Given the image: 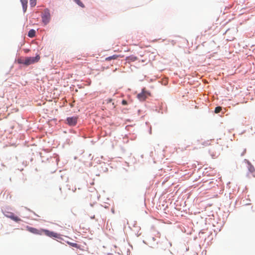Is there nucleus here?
Returning a JSON list of instances; mask_svg holds the SVG:
<instances>
[{"label":"nucleus","instance_id":"nucleus-1","mask_svg":"<svg viewBox=\"0 0 255 255\" xmlns=\"http://www.w3.org/2000/svg\"><path fill=\"white\" fill-rule=\"evenodd\" d=\"M39 59L40 57L39 55H37L35 57H26L24 60L22 61L19 60L18 63L28 66L37 62Z\"/></svg>","mask_w":255,"mask_h":255},{"label":"nucleus","instance_id":"nucleus-2","mask_svg":"<svg viewBox=\"0 0 255 255\" xmlns=\"http://www.w3.org/2000/svg\"><path fill=\"white\" fill-rule=\"evenodd\" d=\"M9 209V208L7 207L2 209L1 210L3 215L5 217L10 218L16 222L20 221L21 220L20 219L16 216H15L13 213L8 211Z\"/></svg>","mask_w":255,"mask_h":255},{"label":"nucleus","instance_id":"nucleus-3","mask_svg":"<svg viewBox=\"0 0 255 255\" xmlns=\"http://www.w3.org/2000/svg\"><path fill=\"white\" fill-rule=\"evenodd\" d=\"M42 22L44 25H46L50 21L51 15L48 8H45L43 13L41 14Z\"/></svg>","mask_w":255,"mask_h":255},{"label":"nucleus","instance_id":"nucleus-4","mask_svg":"<svg viewBox=\"0 0 255 255\" xmlns=\"http://www.w3.org/2000/svg\"><path fill=\"white\" fill-rule=\"evenodd\" d=\"M150 95V93L144 89H142V92L137 95V98L140 101H144L145 99Z\"/></svg>","mask_w":255,"mask_h":255},{"label":"nucleus","instance_id":"nucleus-5","mask_svg":"<svg viewBox=\"0 0 255 255\" xmlns=\"http://www.w3.org/2000/svg\"><path fill=\"white\" fill-rule=\"evenodd\" d=\"M77 117L73 116L67 117L66 119V124L70 127H74L76 126L77 124Z\"/></svg>","mask_w":255,"mask_h":255},{"label":"nucleus","instance_id":"nucleus-6","mask_svg":"<svg viewBox=\"0 0 255 255\" xmlns=\"http://www.w3.org/2000/svg\"><path fill=\"white\" fill-rule=\"evenodd\" d=\"M42 234L44 233L45 235L49 237L50 238H58V235L52 231H50L48 230L42 229Z\"/></svg>","mask_w":255,"mask_h":255},{"label":"nucleus","instance_id":"nucleus-7","mask_svg":"<svg viewBox=\"0 0 255 255\" xmlns=\"http://www.w3.org/2000/svg\"><path fill=\"white\" fill-rule=\"evenodd\" d=\"M27 230L28 231H29L30 233H33L34 234L36 235H41L42 234V230H39L35 228L30 227H27Z\"/></svg>","mask_w":255,"mask_h":255},{"label":"nucleus","instance_id":"nucleus-8","mask_svg":"<svg viewBox=\"0 0 255 255\" xmlns=\"http://www.w3.org/2000/svg\"><path fill=\"white\" fill-rule=\"evenodd\" d=\"M245 163L247 164V168L248 170L251 173H253L255 171V169L254 166L252 164V163L248 160L245 159L244 160Z\"/></svg>","mask_w":255,"mask_h":255},{"label":"nucleus","instance_id":"nucleus-9","mask_svg":"<svg viewBox=\"0 0 255 255\" xmlns=\"http://www.w3.org/2000/svg\"><path fill=\"white\" fill-rule=\"evenodd\" d=\"M23 12H25L27 7V0H20Z\"/></svg>","mask_w":255,"mask_h":255},{"label":"nucleus","instance_id":"nucleus-10","mask_svg":"<svg viewBox=\"0 0 255 255\" xmlns=\"http://www.w3.org/2000/svg\"><path fill=\"white\" fill-rule=\"evenodd\" d=\"M137 59L136 56L131 55L127 57V60L128 62H134Z\"/></svg>","mask_w":255,"mask_h":255},{"label":"nucleus","instance_id":"nucleus-11","mask_svg":"<svg viewBox=\"0 0 255 255\" xmlns=\"http://www.w3.org/2000/svg\"><path fill=\"white\" fill-rule=\"evenodd\" d=\"M35 30L34 29H31L28 31V36L30 38H32L35 36Z\"/></svg>","mask_w":255,"mask_h":255},{"label":"nucleus","instance_id":"nucleus-12","mask_svg":"<svg viewBox=\"0 0 255 255\" xmlns=\"http://www.w3.org/2000/svg\"><path fill=\"white\" fill-rule=\"evenodd\" d=\"M118 57H119V56L117 55H113L112 56L106 57L105 58V60L106 61H110L112 59H116Z\"/></svg>","mask_w":255,"mask_h":255},{"label":"nucleus","instance_id":"nucleus-13","mask_svg":"<svg viewBox=\"0 0 255 255\" xmlns=\"http://www.w3.org/2000/svg\"><path fill=\"white\" fill-rule=\"evenodd\" d=\"M36 0H29L30 5L31 7H33L36 5Z\"/></svg>","mask_w":255,"mask_h":255},{"label":"nucleus","instance_id":"nucleus-14","mask_svg":"<svg viewBox=\"0 0 255 255\" xmlns=\"http://www.w3.org/2000/svg\"><path fill=\"white\" fill-rule=\"evenodd\" d=\"M78 5L81 7H84V4L80 0H73Z\"/></svg>","mask_w":255,"mask_h":255},{"label":"nucleus","instance_id":"nucleus-15","mask_svg":"<svg viewBox=\"0 0 255 255\" xmlns=\"http://www.w3.org/2000/svg\"><path fill=\"white\" fill-rule=\"evenodd\" d=\"M67 243L70 245L71 246V247H74V248H79V246L76 243H71V242H67Z\"/></svg>","mask_w":255,"mask_h":255},{"label":"nucleus","instance_id":"nucleus-16","mask_svg":"<svg viewBox=\"0 0 255 255\" xmlns=\"http://www.w3.org/2000/svg\"><path fill=\"white\" fill-rule=\"evenodd\" d=\"M222 108L220 107H217L215 109V113H219L221 111Z\"/></svg>","mask_w":255,"mask_h":255},{"label":"nucleus","instance_id":"nucleus-17","mask_svg":"<svg viewBox=\"0 0 255 255\" xmlns=\"http://www.w3.org/2000/svg\"><path fill=\"white\" fill-rule=\"evenodd\" d=\"M122 104L123 105H127L128 104V102L126 100H123L122 102Z\"/></svg>","mask_w":255,"mask_h":255},{"label":"nucleus","instance_id":"nucleus-18","mask_svg":"<svg viewBox=\"0 0 255 255\" xmlns=\"http://www.w3.org/2000/svg\"><path fill=\"white\" fill-rule=\"evenodd\" d=\"M246 152V149H245L243 151V152L241 153V156H243Z\"/></svg>","mask_w":255,"mask_h":255},{"label":"nucleus","instance_id":"nucleus-19","mask_svg":"<svg viewBox=\"0 0 255 255\" xmlns=\"http://www.w3.org/2000/svg\"><path fill=\"white\" fill-rule=\"evenodd\" d=\"M95 218V215H93V216L91 217V219H93Z\"/></svg>","mask_w":255,"mask_h":255},{"label":"nucleus","instance_id":"nucleus-20","mask_svg":"<svg viewBox=\"0 0 255 255\" xmlns=\"http://www.w3.org/2000/svg\"><path fill=\"white\" fill-rule=\"evenodd\" d=\"M169 244L170 247L172 246V244L171 242H169Z\"/></svg>","mask_w":255,"mask_h":255},{"label":"nucleus","instance_id":"nucleus-21","mask_svg":"<svg viewBox=\"0 0 255 255\" xmlns=\"http://www.w3.org/2000/svg\"><path fill=\"white\" fill-rule=\"evenodd\" d=\"M111 101H112V99H110V100H109V102H111Z\"/></svg>","mask_w":255,"mask_h":255},{"label":"nucleus","instance_id":"nucleus-22","mask_svg":"<svg viewBox=\"0 0 255 255\" xmlns=\"http://www.w3.org/2000/svg\"><path fill=\"white\" fill-rule=\"evenodd\" d=\"M149 132H150V133H151V129H150V131H149Z\"/></svg>","mask_w":255,"mask_h":255}]
</instances>
